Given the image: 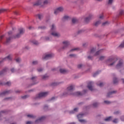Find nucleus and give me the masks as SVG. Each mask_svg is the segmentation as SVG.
<instances>
[{
  "label": "nucleus",
  "mask_w": 124,
  "mask_h": 124,
  "mask_svg": "<svg viewBox=\"0 0 124 124\" xmlns=\"http://www.w3.org/2000/svg\"><path fill=\"white\" fill-rule=\"evenodd\" d=\"M83 66V65L82 64H78V68L79 69H81Z\"/></svg>",
  "instance_id": "39"
},
{
  "label": "nucleus",
  "mask_w": 124,
  "mask_h": 124,
  "mask_svg": "<svg viewBox=\"0 0 124 124\" xmlns=\"http://www.w3.org/2000/svg\"><path fill=\"white\" fill-rule=\"evenodd\" d=\"M74 89V86L71 85L67 87V94H72L76 96H81L82 95V93H81V92H75V93H72V92Z\"/></svg>",
  "instance_id": "2"
},
{
  "label": "nucleus",
  "mask_w": 124,
  "mask_h": 124,
  "mask_svg": "<svg viewBox=\"0 0 124 124\" xmlns=\"http://www.w3.org/2000/svg\"><path fill=\"white\" fill-rule=\"evenodd\" d=\"M116 93V91H112V92H109L107 94V97H111V95H112L113 93Z\"/></svg>",
  "instance_id": "18"
},
{
  "label": "nucleus",
  "mask_w": 124,
  "mask_h": 124,
  "mask_svg": "<svg viewBox=\"0 0 124 124\" xmlns=\"http://www.w3.org/2000/svg\"><path fill=\"white\" fill-rule=\"evenodd\" d=\"M28 97V96L27 95H25L24 96H22L21 97V98H22V99H26V98Z\"/></svg>",
  "instance_id": "53"
},
{
  "label": "nucleus",
  "mask_w": 124,
  "mask_h": 124,
  "mask_svg": "<svg viewBox=\"0 0 124 124\" xmlns=\"http://www.w3.org/2000/svg\"><path fill=\"white\" fill-rule=\"evenodd\" d=\"M106 58V57L105 56H101L100 57V61H103L104 60H105V59Z\"/></svg>",
  "instance_id": "29"
},
{
  "label": "nucleus",
  "mask_w": 124,
  "mask_h": 124,
  "mask_svg": "<svg viewBox=\"0 0 124 124\" xmlns=\"http://www.w3.org/2000/svg\"><path fill=\"white\" fill-rule=\"evenodd\" d=\"M51 85L53 86H57L58 85H59V83H57V82H54V83H52Z\"/></svg>",
  "instance_id": "33"
},
{
  "label": "nucleus",
  "mask_w": 124,
  "mask_h": 124,
  "mask_svg": "<svg viewBox=\"0 0 124 124\" xmlns=\"http://www.w3.org/2000/svg\"><path fill=\"white\" fill-rule=\"evenodd\" d=\"M18 31H19V33H18L16 35L14 36L15 38H19L22 34H23L24 33L25 30L23 28L19 29L18 30Z\"/></svg>",
  "instance_id": "7"
},
{
  "label": "nucleus",
  "mask_w": 124,
  "mask_h": 124,
  "mask_svg": "<svg viewBox=\"0 0 124 124\" xmlns=\"http://www.w3.org/2000/svg\"><path fill=\"white\" fill-rule=\"evenodd\" d=\"M27 117H30V118H34L33 115H30V114L27 115Z\"/></svg>",
  "instance_id": "47"
},
{
  "label": "nucleus",
  "mask_w": 124,
  "mask_h": 124,
  "mask_svg": "<svg viewBox=\"0 0 124 124\" xmlns=\"http://www.w3.org/2000/svg\"><path fill=\"white\" fill-rule=\"evenodd\" d=\"M46 40H48L49 39V37H46Z\"/></svg>",
  "instance_id": "64"
},
{
  "label": "nucleus",
  "mask_w": 124,
  "mask_h": 124,
  "mask_svg": "<svg viewBox=\"0 0 124 124\" xmlns=\"http://www.w3.org/2000/svg\"><path fill=\"white\" fill-rule=\"evenodd\" d=\"M124 66V62L123 60H120L118 61V63L117 64L116 66V69H119L122 67H123Z\"/></svg>",
  "instance_id": "5"
},
{
  "label": "nucleus",
  "mask_w": 124,
  "mask_h": 124,
  "mask_svg": "<svg viewBox=\"0 0 124 124\" xmlns=\"http://www.w3.org/2000/svg\"><path fill=\"white\" fill-rule=\"evenodd\" d=\"M108 24V22H105V23H102V25L105 26V25H106L107 24Z\"/></svg>",
  "instance_id": "51"
},
{
  "label": "nucleus",
  "mask_w": 124,
  "mask_h": 124,
  "mask_svg": "<svg viewBox=\"0 0 124 124\" xmlns=\"http://www.w3.org/2000/svg\"><path fill=\"white\" fill-rule=\"evenodd\" d=\"M63 48H65L66 47H67L69 44V42H68V41H64L63 42Z\"/></svg>",
  "instance_id": "16"
},
{
  "label": "nucleus",
  "mask_w": 124,
  "mask_h": 124,
  "mask_svg": "<svg viewBox=\"0 0 124 124\" xmlns=\"http://www.w3.org/2000/svg\"><path fill=\"white\" fill-rule=\"evenodd\" d=\"M119 47L121 48L124 47V41L122 44H121V45L119 46Z\"/></svg>",
  "instance_id": "30"
},
{
  "label": "nucleus",
  "mask_w": 124,
  "mask_h": 124,
  "mask_svg": "<svg viewBox=\"0 0 124 124\" xmlns=\"http://www.w3.org/2000/svg\"><path fill=\"white\" fill-rule=\"evenodd\" d=\"M112 122L114 123H117L118 122V120L117 119H115Z\"/></svg>",
  "instance_id": "36"
},
{
  "label": "nucleus",
  "mask_w": 124,
  "mask_h": 124,
  "mask_svg": "<svg viewBox=\"0 0 124 124\" xmlns=\"http://www.w3.org/2000/svg\"><path fill=\"white\" fill-rule=\"evenodd\" d=\"M43 70V69L42 68H39V69H37V71L39 72H41Z\"/></svg>",
  "instance_id": "48"
},
{
  "label": "nucleus",
  "mask_w": 124,
  "mask_h": 124,
  "mask_svg": "<svg viewBox=\"0 0 124 124\" xmlns=\"http://www.w3.org/2000/svg\"><path fill=\"white\" fill-rule=\"evenodd\" d=\"M112 117L110 116L108 117V118H107L106 119H104V121H110L111 120H112Z\"/></svg>",
  "instance_id": "21"
},
{
  "label": "nucleus",
  "mask_w": 124,
  "mask_h": 124,
  "mask_svg": "<svg viewBox=\"0 0 124 124\" xmlns=\"http://www.w3.org/2000/svg\"><path fill=\"white\" fill-rule=\"evenodd\" d=\"M70 57L71 58H75V57H76V55L75 54H70Z\"/></svg>",
  "instance_id": "45"
},
{
  "label": "nucleus",
  "mask_w": 124,
  "mask_h": 124,
  "mask_svg": "<svg viewBox=\"0 0 124 124\" xmlns=\"http://www.w3.org/2000/svg\"><path fill=\"white\" fill-rule=\"evenodd\" d=\"M48 94V92H42L39 93L37 96L36 98H41L42 97H45Z\"/></svg>",
  "instance_id": "6"
},
{
  "label": "nucleus",
  "mask_w": 124,
  "mask_h": 124,
  "mask_svg": "<svg viewBox=\"0 0 124 124\" xmlns=\"http://www.w3.org/2000/svg\"><path fill=\"white\" fill-rule=\"evenodd\" d=\"M122 80L123 81V83L124 84V78L122 79Z\"/></svg>",
  "instance_id": "63"
},
{
  "label": "nucleus",
  "mask_w": 124,
  "mask_h": 124,
  "mask_svg": "<svg viewBox=\"0 0 124 124\" xmlns=\"http://www.w3.org/2000/svg\"><path fill=\"white\" fill-rule=\"evenodd\" d=\"M99 18L100 19H103V18H104V16H103V15H101V16H99Z\"/></svg>",
  "instance_id": "50"
},
{
  "label": "nucleus",
  "mask_w": 124,
  "mask_h": 124,
  "mask_svg": "<svg viewBox=\"0 0 124 124\" xmlns=\"http://www.w3.org/2000/svg\"><path fill=\"white\" fill-rule=\"evenodd\" d=\"M0 85H7V86H10L11 85V83L10 81L7 82L6 83H2L0 82Z\"/></svg>",
  "instance_id": "19"
},
{
  "label": "nucleus",
  "mask_w": 124,
  "mask_h": 124,
  "mask_svg": "<svg viewBox=\"0 0 124 124\" xmlns=\"http://www.w3.org/2000/svg\"><path fill=\"white\" fill-rule=\"evenodd\" d=\"M31 43H32V44L35 45H37L39 44V43L38 42V41L35 40H32L31 41Z\"/></svg>",
  "instance_id": "22"
},
{
  "label": "nucleus",
  "mask_w": 124,
  "mask_h": 124,
  "mask_svg": "<svg viewBox=\"0 0 124 124\" xmlns=\"http://www.w3.org/2000/svg\"><path fill=\"white\" fill-rule=\"evenodd\" d=\"M97 85L100 86V87H102L104 86V83L102 82H100V84L97 83Z\"/></svg>",
  "instance_id": "26"
},
{
  "label": "nucleus",
  "mask_w": 124,
  "mask_h": 124,
  "mask_svg": "<svg viewBox=\"0 0 124 124\" xmlns=\"http://www.w3.org/2000/svg\"><path fill=\"white\" fill-rule=\"evenodd\" d=\"M42 17L43 16H42V15H38V17L39 19L41 20Z\"/></svg>",
  "instance_id": "42"
},
{
  "label": "nucleus",
  "mask_w": 124,
  "mask_h": 124,
  "mask_svg": "<svg viewBox=\"0 0 124 124\" xmlns=\"http://www.w3.org/2000/svg\"><path fill=\"white\" fill-rule=\"evenodd\" d=\"M93 82L92 81H91V82H89L88 85V88L91 91H93Z\"/></svg>",
  "instance_id": "11"
},
{
  "label": "nucleus",
  "mask_w": 124,
  "mask_h": 124,
  "mask_svg": "<svg viewBox=\"0 0 124 124\" xmlns=\"http://www.w3.org/2000/svg\"><path fill=\"white\" fill-rule=\"evenodd\" d=\"M38 64V62L35 61H33L32 62V64L33 65H36Z\"/></svg>",
  "instance_id": "41"
},
{
  "label": "nucleus",
  "mask_w": 124,
  "mask_h": 124,
  "mask_svg": "<svg viewBox=\"0 0 124 124\" xmlns=\"http://www.w3.org/2000/svg\"><path fill=\"white\" fill-rule=\"evenodd\" d=\"M78 21V20L77 19V18H73L72 20V22L73 23L75 24L76 23V22H77Z\"/></svg>",
  "instance_id": "25"
},
{
  "label": "nucleus",
  "mask_w": 124,
  "mask_h": 124,
  "mask_svg": "<svg viewBox=\"0 0 124 124\" xmlns=\"http://www.w3.org/2000/svg\"><path fill=\"white\" fill-rule=\"evenodd\" d=\"M50 3V1L49 0H45L43 2H42V0H39L34 3L33 6L40 5L41 7H44L45 5L48 4Z\"/></svg>",
  "instance_id": "3"
},
{
  "label": "nucleus",
  "mask_w": 124,
  "mask_h": 124,
  "mask_svg": "<svg viewBox=\"0 0 124 124\" xmlns=\"http://www.w3.org/2000/svg\"><path fill=\"white\" fill-rule=\"evenodd\" d=\"M62 11H63V8L62 7H59L55 10L54 14L57 15L60 13V12H62Z\"/></svg>",
  "instance_id": "10"
},
{
  "label": "nucleus",
  "mask_w": 124,
  "mask_h": 124,
  "mask_svg": "<svg viewBox=\"0 0 124 124\" xmlns=\"http://www.w3.org/2000/svg\"><path fill=\"white\" fill-rule=\"evenodd\" d=\"M101 53V50H99L96 52V54H95V56H98V55H99Z\"/></svg>",
  "instance_id": "38"
},
{
  "label": "nucleus",
  "mask_w": 124,
  "mask_h": 124,
  "mask_svg": "<svg viewBox=\"0 0 124 124\" xmlns=\"http://www.w3.org/2000/svg\"><path fill=\"white\" fill-rule=\"evenodd\" d=\"M88 59L89 60H92V57L91 56H88Z\"/></svg>",
  "instance_id": "60"
},
{
  "label": "nucleus",
  "mask_w": 124,
  "mask_h": 124,
  "mask_svg": "<svg viewBox=\"0 0 124 124\" xmlns=\"http://www.w3.org/2000/svg\"><path fill=\"white\" fill-rule=\"evenodd\" d=\"M55 30H56V27L55 25H52L51 28V35L55 37H60L61 35H60V33L56 32Z\"/></svg>",
  "instance_id": "4"
},
{
  "label": "nucleus",
  "mask_w": 124,
  "mask_h": 124,
  "mask_svg": "<svg viewBox=\"0 0 124 124\" xmlns=\"http://www.w3.org/2000/svg\"><path fill=\"white\" fill-rule=\"evenodd\" d=\"M82 31L80 30V31H78V34L80 33Z\"/></svg>",
  "instance_id": "61"
},
{
  "label": "nucleus",
  "mask_w": 124,
  "mask_h": 124,
  "mask_svg": "<svg viewBox=\"0 0 124 124\" xmlns=\"http://www.w3.org/2000/svg\"><path fill=\"white\" fill-rule=\"evenodd\" d=\"M104 103H106V104H110L111 103L110 102L108 101H105Z\"/></svg>",
  "instance_id": "44"
},
{
  "label": "nucleus",
  "mask_w": 124,
  "mask_h": 124,
  "mask_svg": "<svg viewBox=\"0 0 124 124\" xmlns=\"http://www.w3.org/2000/svg\"><path fill=\"white\" fill-rule=\"evenodd\" d=\"M21 61V59L20 58H17L16 59V62L18 63H19Z\"/></svg>",
  "instance_id": "46"
},
{
  "label": "nucleus",
  "mask_w": 124,
  "mask_h": 124,
  "mask_svg": "<svg viewBox=\"0 0 124 124\" xmlns=\"http://www.w3.org/2000/svg\"><path fill=\"white\" fill-rule=\"evenodd\" d=\"M113 0H108V4H111Z\"/></svg>",
  "instance_id": "43"
},
{
  "label": "nucleus",
  "mask_w": 124,
  "mask_h": 124,
  "mask_svg": "<svg viewBox=\"0 0 124 124\" xmlns=\"http://www.w3.org/2000/svg\"><path fill=\"white\" fill-rule=\"evenodd\" d=\"M53 57V55L52 54H46L45 56L43 57V59L44 60H48L50 59Z\"/></svg>",
  "instance_id": "9"
},
{
  "label": "nucleus",
  "mask_w": 124,
  "mask_h": 124,
  "mask_svg": "<svg viewBox=\"0 0 124 124\" xmlns=\"http://www.w3.org/2000/svg\"><path fill=\"white\" fill-rule=\"evenodd\" d=\"M11 99L10 97L9 98H6L4 100H8V99Z\"/></svg>",
  "instance_id": "62"
},
{
  "label": "nucleus",
  "mask_w": 124,
  "mask_h": 124,
  "mask_svg": "<svg viewBox=\"0 0 124 124\" xmlns=\"http://www.w3.org/2000/svg\"><path fill=\"white\" fill-rule=\"evenodd\" d=\"M12 60V58L10 55H9L7 57L5 58L4 59H3V62H4L5 61H11Z\"/></svg>",
  "instance_id": "15"
},
{
  "label": "nucleus",
  "mask_w": 124,
  "mask_h": 124,
  "mask_svg": "<svg viewBox=\"0 0 124 124\" xmlns=\"http://www.w3.org/2000/svg\"><path fill=\"white\" fill-rule=\"evenodd\" d=\"M119 113H120V112L119 111H117L116 112H115L114 113L115 114H119Z\"/></svg>",
  "instance_id": "57"
},
{
  "label": "nucleus",
  "mask_w": 124,
  "mask_h": 124,
  "mask_svg": "<svg viewBox=\"0 0 124 124\" xmlns=\"http://www.w3.org/2000/svg\"><path fill=\"white\" fill-rule=\"evenodd\" d=\"M6 11V9H0V14Z\"/></svg>",
  "instance_id": "35"
},
{
  "label": "nucleus",
  "mask_w": 124,
  "mask_h": 124,
  "mask_svg": "<svg viewBox=\"0 0 124 124\" xmlns=\"http://www.w3.org/2000/svg\"><path fill=\"white\" fill-rule=\"evenodd\" d=\"M34 79H36V77H32L31 78V80H33Z\"/></svg>",
  "instance_id": "55"
},
{
  "label": "nucleus",
  "mask_w": 124,
  "mask_h": 124,
  "mask_svg": "<svg viewBox=\"0 0 124 124\" xmlns=\"http://www.w3.org/2000/svg\"><path fill=\"white\" fill-rule=\"evenodd\" d=\"M118 59L117 57H110L109 58V59L106 61V63L108 66H111L113 65H114L115 63L118 61Z\"/></svg>",
  "instance_id": "1"
},
{
  "label": "nucleus",
  "mask_w": 124,
  "mask_h": 124,
  "mask_svg": "<svg viewBox=\"0 0 124 124\" xmlns=\"http://www.w3.org/2000/svg\"><path fill=\"white\" fill-rule=\"evenodd\" d=\"M124 14V11L121 10L120 11L119 15H123Z\"/></svg>",
  "instance_id": "37"
},
{
  "label": "nucleus",
  "mask_w": 124,
  "mask_h": 124,
  "mask_svg": "<svg viewBox=\"0 0 124 124\" xmlns=\"http://www.w3.org/2000/svg\"><path fill=\"white\" fill-rule=\"evenodd\" d=\"M78 110V108H74V111H71L70 113H74V111L77 112Z\"/></svg>",
  "instance_id": "28"
},
{
  "label": "nucleus",
  "mask_w": 124,
  "mask_h": 124,
  "mask_svg": "<svg viewBox=\"0 0 124 124\" xmlns=\"http://www.w3.org/2000/svg\"><path fill=\"white\" fill-rule=\"evenodd\" d=\"M4 35H2L0 37V41L3 39V38L4 37Z\"/></svg>",
  "instance_id": "58"
},
{
  "label": "nucleus",
  "mask_w": 124,
  "mask_h": 124,
  "mask_svg": "<svg viewBox=\"0 0 124 124\" xmlns=\"http://www.w3.org/2000/svg\"><path fill=\"white\" fill-rule=\"evenodd\" d=\"M46 119V117L45 116H43L40 117L39 119H37L35 121V123H39L43 121Z\"/></svg>",
  "instance_id": "14"
},
{
  "label": "nucleus",
  "mask_w": 124,
  "mask_h": 124,
  "mask_svg": "<svg viewBox=\"0 0 124 124\" xmlns=\"http://www.w3.org/2000/svg\"><path fill=\"white\" fill-rule=\"evenodd\" d=\"M93 18V16H92V15H90L89 16H88V17H86L85 19V21L86 23H88L90 20H91L92 18Z\"/></svg>",
  "instance_id": "13"
},
{
  "label": "nucleus",
  "mask_w": 124,
  "mask_h": 124,
  "mask_svg": "<svg viewBox=\"0 0 124 124\" xmlns=\"http://www.w3.org/2000/svg\"><path fill=\"white\" fill-rule=\"evenodd\" d=\"M95 51V48H93L91 50V52H90L91 54H93Z\"/></svg>",
  "instance_id": "34"
},
{
  "label": "nucleus",
  "mask_w": 124,
  "mask_h": 124,
  "mask_svg": "<svg viewBox=\"0 0 124 124\" xmlns=\"http://www.w3.org/2000/svg\"><path fill=\"white\" fill-rule=\"evenodd\" d=\"M10 92V91H4V92H2V94H4V95H5V94H7L9 93Z\"/></svg>",
  "instance_id": "24"
},
{
  "label": "nucleus",
  "mask_w": 124,
  "mask_h": 124,
  "mask_svg": "<svg viewBox=\"0 0 124 124\" xmlns=\"http://www.w3.org/2000/svg\"><path fill=\"white\" fill-rule=\"evenodd\" d=\"M100 23H101V21H97L96 23H95V26H97L99 25Z\"/></svg>",
  "instance_id": "31"
},
{
  "label": "nucleus",
  "mask_w": 124,
  "mask_h": 124,
  "mask_svg": "<svg viewBox=\"0 0 124 124\" xmlns=\"http://www.w3.org/2000/svg\"><path fill=\"white\" fill-rule=\"evenodd\" d=\"M7 71V68H4L2 71L0 72V76L4 75Z\"/></svg>",
  "instance_id": "17"
},
{
  "label": "nucleus",
  "mask_w": 124,
  "mask_h": 124,
  "mask_svg": "<svg viewBox=\"0 0 124 124\" xmlns=\"http://www.w3.org/2000/svg\"><path fill=\"white\" fill-rule=\"evenodd\" d=\"M15 71V70L14 68H12V69H11V72H12V73H14Z\"/></svg>",
  "instance_id": "56"
},
{
  "label": "nucleus",
  "mask_w": 124,
  "mask_h": 124,
  "mask_svg": "<svg viewBox=\"0 0 124 124\" xmlns=\"http://www.w3.org/2000/svg\"><path fill=\"white\" fill-rule=\"evenodd\" d=\"M48 78V76L47 75H44V76H43L42 78H43V79H46L47 78Z\"/></svg>",
  "instance_id": "27"
},
{
  "label": "nucleus",
  "mask_w": 124,
  "mask_h": 124,
  "mask_svg": "<svg viewBox=\"0 0 124 124\" xmlns=\"http://www.w3.org/2000/svg\"><path fill=\"white\" fill-rule=\"evenodd\" d=\"M70 18L69 17V16H65L64 17H63V19L64 20H68Z\"/></svg>",
  "instance_id": "32"
},
{
  "label": "nucleus",
  "mask_w": 124,
  "mask_h": 124,
  "mask_svg": "<svg viewBox=\"0 0 124 124\" xmlns=\"http://www.w3.org/2000/svg\"><path fill=\"white\" fill-rule=\"evenodd\" d=\"M8 34H9V37L7 38V39H6V43H9L12 39V37H10V35L12 34V31H9L8 32Z\"/></svg>",
  "instance_id": "12"
},
{
  "label": "nucleus",
  "mask_w": 124,
  "mask_h": 124,
  "mask_svg": "<svg viewBox=\"0 0 124 124\" xmlns=\"http://www.w3.org/2000/svg\"><path fill=\"white\" fill-rule=\"evenodd\" d=\"M77 49H78V48H76L71 49L70 51H71V52H73V51H76V50H77Z\"/></svg>",
  "instance_id": "52"
},
{
  "label": "nucleus",
  "mask_w": 124,
  "mask_h": 124,
  "mask_svg": "<svg viewBox=\"0 0 124 124\" xmlns=\"http://www.w3.org/2000/svg\"><path fill=\"white\" fill-rule=\"evenodd\" d=\"M40 28L41 29H45L46 28L45 27H40Z\"/></svg>",
  "instance_id": "59"
},
{
  "label": "nucleus",
  "mask_w": 124,
  "mask_h": 124,
  "mask_svg": "<svg viewBox=\"0 0 124 124\" xmlns=\"http://www.w3.org/2000/svg\"><path fill=\"white\" fill-rule=\"evenodd\" d=\"M84 116V114H80L79 115H78L77 116L78 119V120L80 122H81V123H86L87 122V121L85 120H83V119H80V118H82Z\"/></svg>",
  "instance_id": "8"
},
{
  "label": "nucleus",
  "mask_w": 124,
  "mask_h": 124,
  "mask_svg": "<svg viewBox=\"0 0 124 124\" xmlns=\"http://www.w3.org/2000/svg\"><path fill=\"white\" fill-rule=\"evenodd\" d=\"M97 75H98V72H97L93 75V77H95Z\"/></svg>",
  "instance_id": "49"
},
{
  "label": "nucleus",
  "mask_w": 124,
  "mask_h": 124,
  "mask_svg": "<svg viewBox=\"0 0 124 124\" xmlns=\"http://www.w3.org/2000/svg\"><path fill=\"white\" fill-rule=\"evenodd\" d=\"M32 122L30 121H28L26 122V124H31Z\"/></svg>",
  "instance_id": "54"
},
{
  "label": "nucleus",
  "mask_w": 124,
  "mask_h": 124,
  "mask_svg": "<svg viewBox=\"0 0 124 124\" xmlns=\"http://www.w3.org/2000/svg\"><path fill=\"white\" fill-rule=\"evenodd\" d=\"M60 72L62 74H65L67 73V70H65V69H60Z\"/></svg>",
  "instance_id": "20"
},
{
  "label": "nucleus",
  "mask_w": 124,
  "mask_h": 124,
  "mask_svg": "<svg viewBox=\"0 0 124 124\" xmlns=\"http://www.w3.org/2000/svg\"><path fill=\"white\" fill-rule=\"evenodd\" d=\"M98 106V103H95L94 104H93V107H96Z\"/></svg>",
  "instance_id": "40"
},
{
  "label": "nucleus",
  "mask_w": 124,
  "mask_h": 124,
  "mask_svg": "<svg viewBox=\"0 0 124 124\" xmlns=\"http://www.w3.org/2000/svg\"><path fill=\"white\" fill-rule=\"evenodd\" d=\"M118 82V80L116 78H113V83L117 84Z\"/></svg>",
  "instance_id": "23"
}]
</instances>
